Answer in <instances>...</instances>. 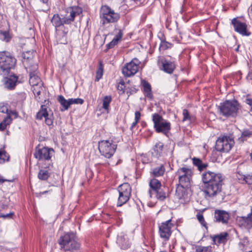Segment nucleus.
Returning <instances> with one entry per match:
<instances>
[{"label":"nucleus","mask_w":252,"mask_h":252,"mask_svg":"<svg viewBox=\"0 0 252 252\" xmlns=\"http://www.w3.org/2000/svg\"><path fill=\"white\" fill-rule=\"evenodd\" d=\"M9 201L8 198H5L3 202H2V200L0 201V212L8 207Z\"/></svg>","instance_id":"nucleus-49"},{"label":"nucleus","mask_w":252,"mask_h":252,"mask_svg":"<svg viewBox=\"0 0 252 252\" xmlns=\"http://www.w3.org/2000/svg\"><path fill=\"white\" fill-rule=\"evenodd\" d=\"M191 178L189 177H188V178L187 177L179 178V185L183 189H190L191 187Z\"/></svg>","instance_id":"nucleus-24"},{"label":"nucleus","mask_w":252,"mask_h":252,"mask_svg":"<svg viewBox=\"0 0 252 252\" xmlns=\"http://www.w3.org/2000/svg\"><path fill=\"white\" fill-rule=\"evenodd\" d=\"M103 74V65L101 62L99 63V66L96 72L95 81H98L102 77Z\"/></svg>","instance_id":"nucleus-39"},{"label":"nucleus","mask_w":252,"mask_h":252,"mask_svg":"<svg viewBox=\"0 0 252 252\" xmlns=\"http://www.w3.org/2000/svg\"><path fill=\"white\" fill-rule=\"evenodd\" d=\"M54 150L47 147L40 148L36 147L34 153V157L39 160H47L50 159L52 154L54 153Z\"/></svg>","instance_id":"nucleus-13"},{"label":"nucleus","mask_w":252,"mask_h":252,"mask_svg":"<svg viewBox=\"0 0 252 252\" xmlns=\"http://www.w3.org/2000/svg\"><path fill=\"white\" fill-rule=\"evenodd\" d=\"M100 17L103 24L115 23L120 19V14L115 12L109 6L104 5L100 8Z\"/></svg>","instance_id":"nucleus-6"},{"label":"nucleus","mask_w":252,"mask_h":252,"mask_svg":"<svg viewBox=\"0 0 252 252\" xmlns=\"http://www.w3.org/2000/svg\"><path fill=\"white\" fill-rule=\"evenodd\" d=\"M229 218V214L225 211L217 210L215 211V219L216 222L226 224Z\"/></svg>","instance_id":"nucleus-16"},{"label":"nucleus","mask_w":252,"mask_h":252,"mask_svg":"<svg viewBox=\"0 0 252 252\" xmlns=\"http://www.w3.org/2000/svg\"><path fill=\"white\" fill-rule=\"evenodd\" d=\"M58 242L60 249L64 251L76 252L80 248V244L75 234L73 232L64 233L60 237Z\"/></svg>","instance_id":"nucleus-1"},{"label":"nucleus","mask_w":252,"mask_h":252,"mask_svg":"<svg viewBox=\"0 0 252 252\" xmlns=\"http://www.w3.org/2000/svg\"><path fill=\"white\" fill-rule=\"evenodd\" d=\"M0 112L3 113H6L7 115H10V113L15 115L16 114L15 112H12L11 111H10V113H9L7 107L2 103H0Z\"/></svg>","instance_id":"nucleus-48"},{"label":"nucleus","mask_w":252,"mask_h":252,"mask_svg":"<svg viewBox=\"0 0 252 252\" xmlns=\"http://www.w3.org/2000/svg\"><path fill=\"white\" fill-rule=\"evenodd\" d=\"M231 23L233 26L234 31L243 36H250L251 32L247 30V25L246 23L241 21L238 18L232 19Z\"/></svg>","instance_id":"nucleus-14"},{"label":"nucleus","mask_w":252,"mask_h":252,"mask_svg":"<svg viewBox=\"0 0 252 252\" xmlns=\"http://www.w3.org/2000/svg\"><path fill=\"white\" fill-rule=\"evenodd\" d=\"M41 92V91H38L33 93L34 94L35 97H36V98L37 100H40V97H38V96L40 94Z\"/></svg>","instance_id":"nucleus-60"},{"label":"nucleus","mask_w":252,"mask_h":252,"mask_svg":"<svg viewBox=\"0 0 252 252\" xmlns=\"http://www.w3.org/2000/svg\"><path fill=\"white\" fill-rule=\"evenodd\" d=\"M242 178H243V180L246 183L249 185L252 184V174L243 175Z\"/></svg>","instance_id":"nucleus-53"},{"label":"nucleus","mask_w":252,"mask_h":252,"mask_svg":"<svg viewBox=\"0 0 252 252\" xmlns=\"http://www.w3.org/2000/svg\"><path fill=\"white\" fill-rule=\"evenodd\" d=\"M42 86H43V83L32 86L33 93L38 91H42V90H43Z\"/></svg>","instance_id":"nucleus-56"},{"label":"nucleus","mask_w":252,"mask_h":252,"mask_svg":"<svg viewBox=\"0 0 252 252\" xmlns=\"http://www.w3.org/2000/svg\"><path fill=\"white\" fill-rule=\"evenodd\" d=\"M164 144L161 142H157L154 146L153 155L157 158H159L162 155Z\"/></svg>","instance_id":"nucleus-23"},{"label":"nucleus","mask_w":252,"mask_h":252,"mask_svg":"<svg viewBox=\"0 0 252 252\" xmlns=\"http://www.w3.org/2000/svg\"><path fill=\"white\" fill-rule=\"evenodd\" d=\"M141 117V113L139 111H136L135 112V119L134 120L139 122Z\"/></svg>","instance_id":"nucleus-57"},{"label":"nucleus","mask_w":252,"mask_h":252,"mask_svg":"<svg viewBox=\"0 0 252 252\" xmlns=\"http://www.w3.org/2000/svg\"><path fill=\"white\" fill-rule=\"evenodd\" d=\"M175 195L178 199H185L187 195L186 190H176Z\"/></svg>","instance_id":"nucleus-43"},{"label":"nucleus","mask_w":252,"mask_h":252,"mask_svg":"<svg viewBox=\"0 0 252 252\" xmlns=\"http://www.w3.org/2000/svg\"><path fill=\"white\" fill-rule=\"evenodd\" d=\"M14 215V213L13 212H10L9 213L6 214H3L0 212V218H2L3 219H11Z\"/></svg>","instance_id":"nucleus-55"},{"label":"nucleus","mask_w":252,"mask_h":252,"mask_svg":"<svg viewBox=\"0 0 252 252\" xmlns=\"http://www.w3.org/2000/svg\"><path fill=\"white\" fill-rule=\"evenodd\" d=\"M149 194L151 198H157L160 200H163L167 196L163 190H149Z\"/></svg>","instance_id":"nucleus-21"},{"label":"nucleus","mask_w":252,"mask_h":252,"mask_svg":"<svg viewBox=\"0 0 252 252\" xmlns=\"http://www.w3.org/2000/svg\"><path fill=\"white\" fill-rule=\"evenodd\" d=\"M149 186L151 189H160L161 187V184L159 180L153 178L150 180Z\"/></svg>","instance_id":"nucleus-38"},{"label":"nucleus","mask_w":252,"mask_h":252,"mask_svg":"<svg viewBox=\"0 0 252 252\" xmlns=\"http://www.w3.org/2000/svg\"><path fill=\"white\" fill-rule=\"evenodd\" d=\"M66 14L63 16V22L68 25L74 21V18L82 13V9L79 6L69 7L65 10Z\"/></svg>","instance_id":"nucleus-12"},{"label":"nucleus","mask_w":252,"mask_h":252,"mask_svg":"<svg viewBox=\"0 0 252 252\" xmlns=\"http://www.w3.org/2000/svg\"><path fill=\"white\" fill-rule=\"evenodd\" d=\"M112 98L111 96H105L103 99L102 108L107 111V112L109 109V104L111 102Z\"/></svg>","instance_id":"nucleus-40"},{"label":"nucleus","mask_w":252,"mask_h":252,"mask_svg":"<svg viewBox=\"0 0 252 252\" xmlns=\"http://www.w3.org/2000/svg\"><path fill=\"white\" fill-rule=\"evenodd\" d=\"M3 85L4 88L9 91L14 90L16 86L22 81L19 79V76L15 74L10 75L3 79Z\"/></svg>","instance_id":"nucleus-15"},{"label":"nucleus","mask_w":252,"mask_h":252,"mask_svg":"<svg viewBox=\"0 0 252 252\" xmlns=\"http://www.w3.org/2000/svg\"><path fill=\"white\" fill-rule=\"evenodd\" d=\"M47 116H49L47 108L45 105H41L40 110L37 112L36 118L37 120H41L43 118H45Z\"/></svg>","instance_id":"nucleus-31"},{"label":"nucleus","mask_w":252,"mask_h":252,"mask_svg":"<svg viewBox=\"0 0 252 252\" xmlns=\"http://www.w3.org/2000/svg\"><path fill=\"white\" fill-rule=\"evenodd\" d=\"M119 192L117 206H121L128 201L131 192L130 190H119Z\"/></svg>","instance_id":"nucleus-18"},{"label":"nucleus","mask_w":252,"mask_h":252,"mask_svg":"<svg viewBox=\"0 0 252 252\" xmlns=\"http://www.w3.org/2000/svg\"><path fill=\"white\" fill-rule=\"evenodd\" d=\"M48 192V191L46 190L45 191H43V192H40L38 194L37 193H36V195L37 196H41V194H45L46 193Z\"/></svg>","instance_id":"nucleus-63"},{"label":"nucleus","mask_w":252,"mask_h":252,"mask_svg":"<svg viewBox=\"0 0 252 252\" xmlns=\"http://www.w3.org/2000/svg\"><path fill=\"white\" fill-rule=\"evenodd\" d=\"M196 217H197L198 220L201 223V224L203 226L205 227L206 229H207L208 227L207 226V223L204 219V217H203V215L201 214H198L196 215Z\"/></svg>","instance_id":"nucleus-50"},{"label":"nucleus","mask_w":252,"mask_h":252,"mask_svg":"<svg viewBox=\"0 0 252 252\" xmlns=\"http://www.w3.org/2000/svg\"><path fill=\"white\" fill-rule=\"evenodd\" d=\"M119 187H122L124 189H131L130 185L127 183H124L123 184L119 185Z\"/></svg>","instance_id":"nucleus-58"},{"label":"nucleus","mask_w":252,"mask_h":252,"mask_svg":"<svg viewBox=\"0 0 252 252\" xmlns=\"http://www.w3.org/2000/svg\"><path fill=\"white\" fill-rule=\"evenodd\" d=\"M202 181L207 188L211 189H220L223 184V178L220 173H216L208 170L204 171L201 175Z\"/></svg>","instance_id":"nucleus-3"},{"label":"nucleus","mask_w":252,"mask_h":252,"mask_svg":"<svg viewBox=\"0 0 252 252\" xmlns=\"http://www.w3.org/2000/svg\"><path fill=\"white\" fill-rule=\"evenodd\" d=\"M165 170L164 165L161 164L159 167L154 168L152 170V173L155 177H159L164 174Z\"/></svg>","instance_id":"nucleus-32"},{"label":"nucleus","mask_w":252,"mask_h":252,"mask_svg":"<svg viewBox=\"0 0 252 252\" xmlns=\"http://www.w3.org/2000/svg\"><path fill=\"white\" fill-rule=\"evenodd\" d=\"M125 81L123 80H121L118 85L117 89L120 92V93L122 94L125 93Z\"/></svg>","instance_id":"nucleus-46"},{"label":"nucleus","mask_w":252,"mask_h":252,"mask_svg":"<svg viewBox=\"0 0 252 252\" xmlns=\"http://www.w3.org/2000/svg\"><path fill=\"white\" fill-rule=\"evenodd\" d=\"M26 94L25 92H19L15 94L14 100L17 103L22 104L26 99Z\"/></svg>","instance_id":"nucleus-36"},{"label":"nucleus","mask_w":252,"mask_h":252,"mask_svg":"<svg viewBox=\"0 0 252 252\" xmlns=\"http://www.w3.org/2000/svg\"><path fill=\"white\" fill-rule=\"evenodd\" d=\"M152 121L154 123V127L158 133H162L165 135L169 132L171 129L170 123L163 118L158 113L152 115Z\"/></svg>","instance_id":"nucleus-5"},{"label":"nucleus","mask_w":252,"mask_h":252,"mask_svg":"<svg viewBox=\"0 0 252 252\" xmlns=\"http://www.w3.org/2000/svg\"><path fill=\"white\" fill-rule=\"evenodd\" d=\"M238 224L241 227L248 229L252 228V219L248 215L247 217H240L237 219Z\"/></svg>","instance_id":"nucleus-19"},{"label":"nucleus","mask_w":252,"mask_h":252,"mask_svg":"<svg viewBox=\"0 0 252 252\" xmlns=\"http://www.w3.org/2000/svg\"><path fill=\"white\" fill-rule=\"evenodd\" d=\"M0 39L6 42H9L11 39L9 32L0 30Z\"/></svg>","instance_id":"nucleus-42"},{"label":"nucleus","mask_w":252,"mask_h":252,"mask_svg":"<svg viewBox=\"0 0 252 252\" xmlns=\"http://www.w3.org/2000/svg\"><path fill=\"white\" fill-rule=\"evenodd\" d=\"M252 136V130L248 129H244L242 133L241 136L238 138V140L241 142H243Z\"/></svg>","instance_id":"nucleus-35"},{"label":"nucleus","mask_w":252,"mask_h":252,"mask_svg":"<svg viewBox=\"0 0 252 252\" xmlns=\"http://www.w3.org/2000/svg\"><path fill=\"white\" fill-rule=\"evenodd\" d=\"M123 32L122 31L119 30L118 33L115 36L113 39L108 44L107 47L108 49L114 47L122 38Z\"/></svg>","instance_id":"nucleus-27"},{"label":"nucleus","mask_w":252,"mask_h":252,"mask_svg":"<svg viewBox=\"0 0 252 252\" xmlns=\"http://www.w3.org/2000/svg\"><path fill=\"white\" fill-rule=\"evenodd\" d=\"M50 176V173L46 169H41L38 174V178L41 180H46Z\"/></svg>","instance_id":"nucleus-37"},{"label":"nucleus","mask_w":252,"mask_h":252,"mask_svg":"<svg viewBox=\"0 0 252 252\" xmlns=\"http://www.w3.org/2000/svg\"><path fill=\"white\" fill-rule=\"evenodd\" d=\"M142 85L143 87V92L145 95L148 98L152 99L153 98V94L150 84L147 81L143 80H142Z\"/></svg>","instance_id":"nucleus-26"},{"label":"nucleus","mask_w":252,"mask_h":252,"mask_svg":"<svg viewBox=\"0 0 252 252\" xmlns=\"http://www.w3.org/2000/svg\"><path fill=\"white\" fill-rule=\"evenodd\" d=\"M12 119L10 115H6V117L4 118L3 121L0 123V130L3 131L6 128L8 125H9L11 123Z\"/></svg>","instance_id":"nucleus-33"},{"label":"nucleus","mask_w":252,"mask_h":252,"mask_svg":"<svg viewBox=\"0 0 252 252\" xmlns=\"http://www.w3.org/2000/svg\"><path fill=\"white\" fill-rule=\"evenodd\" d=\"M53 120H54V118H53V114H52L51 115L49 114V116H47L45 118V122L46 124L47 125H48V126H51L53 125Z\"/></svg>","instance_id":"nucleus-52"},{"label":"nucleus","mask_w":252,"mask_h":252,"mask_svg":"<svg viewBox=\"0 0 252 252\" xmlns=\"http://www.w3.org/2000/svg\"><path fill=\"white\" fill-rule=\"evenodd\" d=\"M234 136L232 134H226L220 136L216 141L215 148L220 152L227 153L234 145Z\"/></svg>","instance_id":"nucleus-4"},{"label":"nucleus","mask_w":252,"mask_h":252,"mask_svg":"<svg viewBox=\"0 0 252 252\" xmlns=\"http://www.w3.org/2000/svg\"><path fill=\"white\" fill-rule=\"evenodd\" d=\"M177 175H178V178H192V172L189 168L187 167H182L179 168L177 172Z\"/></svg>","instance_id":"nucleus-22"},{"label":"nucleus","mask_w":252,"mask_h":252,"mask_svg":"<svg viewBox=\"0 0 252 252\" xmlns=\"http://www.w3.org/2000/svg\"><path fill=\"white\" fill-rule=\"evenodd\" d=\"M228 234L224 232L213 236V240L216 244H225L228 240Z\"/></svg>","instance_id":"nucleus-20"},{"label":"nucleus","mask_w":252,"mask_h":252,"mask_svg":"<svg viewBox=\"0 0 252 252\" xmlns=\"http://www.w3.org/2000/svg\"><path fill=\"white\" fill-rule=\"evenodd\" d=\"M58 100L63 107L64 110H67L71 105L69 99H65L63 95H59L58 98Z\"/></svg>","instance_id":"nucleus-34"},{"label":"nucleus","mask_w":252,"mask_h":252,"mask_svg":"<svg viewBox=\"0 0 252 252\" xmlns=\"http://www.w3.org/2000/svg\"><path fill=\"white\" fill-rule=\"evenodd\" d=\"M203 191L205 198L212 197L216 195L217 193L218 190H202Z\"/></svg>","instance_id":"nucleus-45"},{"label":"nucleus","mask_w":252,"mask_h":252,"mask_svg":"<svg viewBox=\"0 0 252 252\" xmlns=\"http://www.w3.org/2000/svg\"><path fill=\"white\" fill-rule=\"evenodd\" d=\"M70 105L72 104H82L84 102V100L82 98H69Z\"/></svg>","instance_id":"nucleus-51"},{"label":"nucleus","mask_w":252,"mask_h":252,"mask_svg":"<svg viewBox=\"0 0 252 252\" xmlns=\"http://www.w3.org/2000/svg\"><path fill=\"white\" fill-rule=\"evenodd\" d=\"M30 53V52H28L26 54H23V57L24 60H27V61H28L32 59V57L28 56Z\"/></svg>","instance_id":"nucleus-59"},{"label":"nucleus","mask_w":252,"mask_h":252,"mask_svg":"<svg viewBox=\"0 0 252 252\" xmlns=\"http://www.w3.org/2000/svg\"><path fill=\"white\" fill-rule=\"evenodd\" d=\"M193 164L194 166H196L200 171H202L205 169L208 166L207 163H204L199 158H192Z\"/></svg>","instance_id":"nucleus-28"},{"label":"nucleus","mask_w":252,"mask_h":252,"mask_svg":"<svg viewBox=\"0 0 252 252\" xmlns=\"http://www.w3.org/2000/svg\"><path fill=\"white\" fill-rule=\"evenodd\" d=\"M246 103L249 105L251 107H252V99L250 98H247L245 101Z\"/></svg>","instance_id":"nucleus-61"},{"label":"nucleus","mask_w":252,"mask_h":252,"mask_svg":"<svg viewBox=\"0 0 252 252\" xmlns=\"http://www.w3.org/2000/svg\"><path fill=\"white\" fill-rule=\"evenodd\" d=\"M173 226L174 224L171 223V219L163 222L159 225L158 233L160 238L163 239L164 241L166 242L169 240L172 233L171 228Z\"/></svg>","instance_id":"nucleus-10"},{"label":"nucleus","mask_w":252,"mask_h":252,"mask_svg":"<svg viewBox=\"0 0 252 252\" xmlns=\"http://www.w3.org/2000/svg\"><path fill=\"white\" fill-rule=\"evenodd\" d=\"M183 121H191L193 119V116H191L188 110L186 109H184L183 111Z\"/></svg>","instance_id":"nucleus-44"},{"label":"nucleus","mask_w":252,"mask_h":252,"mask_svg":"<svg viewBox=\"0 0 252 252\" xmlns=\"http://www.w3.org/2000/svg\"><path fill=\"white\" fill-rule=\"evenodd\" d=\"M157 64L160 70L168 74L173 73L176 68L175 61L170 56L158 57Z\"/></svg>","instance_id":"nucleus-7"},{"label":"nucleus","mask_w":252,"mask_h":252,"mask_svg":"<svg viewBox=\"0 0 252 252\" xmlns=\"http://www.w3.org/2000/svg\"><path fill=\"white\" fill-rule=\"evenodd\" d=\"M172 44L170 43L164 41V40H161L159 49L162 50H165L171 47Z\"/></svg>","instance_id":"nucleus-47"},{"label":"nucleus","mask_w":252,"mask_h":252,"mask_svg":"<svg viewBox=\"0 0 252 252\" xmlns=\"http://www.w3.org/2000/svg\"><path fill=\"white\" fill-rule=\"evenodd\" d=\"M196 252H212V247L211 246H196L195 247Z\"/></svg>","instance_id":"nucleus-41"},{"label":"nucleus","mask_w":252,"mask_h":252,"mask_svg":"<svg viewBox=\"0 0 252 252\" xmlns=\"http://www.w3.org/2000/svg\"><path fill=\"white\" fill-rule=\"evenodd\" d=\"M140 63V62L137 58H134L123 67V74L126 77L134 75L138 72Z\"/></svg>","instance_id":"nucleus-11"},{"label":"nucleus","mask_w":252,"mask_h":252,"mask_svg":"<svg viewBox=\"0 0 252 252\" xmlns=\"http://www.w3.org/2000/svg\"><path fill=\"white\" fill-rule=\"evenodd\" d=\"M117 243L122 249H127L130 246L127 235L124 232H121L118 234Z\"/></svg>","instance_id":"nucleus-17"},{"label":"nucleus","mask_w":252,"mask_h":252,"mask_svg":"<svg viewBox=\"0 0 252 252\" xmlns=\"http://www.w3.org/2000/svg\"><path fill=\"white\" fill-rule=\"evenodd\" d=\"M0 159H2L4 161L9 160V156L5 151H0Z\"/></svg>","instance_id":"nucleus-54"},{"label":"nucleus","mask_w":252,"mask_h":252,"mask_svg":"<svg viewBox=\"0 0 252 252\" xmlns=\"http://www.w3.org/2000/svg\"><path fill=\"white\" fill-rule=\"evenodd\" d=\"M51 21L56 29L57 28L65 24L63 22V18L61 19L58 14L53 15Z\"/></svg>","instance_id":"nucleus-29"},{"label":"nucleus","mask_w":252,"mask_h":252,"mask_svg":"<svg viewBox=\"0 0 252 252\" xmlns=\"http://www.w3.org/2000/svg\"><path fill=\"white\" fill-rule=\"evenodd\" d=\"M42 3L48 4L49 0H39Z\"/></svg>","instance_id":"nucleus-64"},{"label":"nucleus","mask_w":252,"mask_h":252,"mask_svg":"<svg viewBox=\"0 0 252 252\" xmlns=\"http://www.w3.org/2000/svg\"><path fill=\"white\" fill-rule=\"evenodd\" d=\"M117 146L112 141L102 140L98 142V149L101 155L109 158L114 154Z\"/></svg>","instance_id":"nucleus-9"},{"label":"nucleus","mask_w":252,"mask_h":252,"mask_svg":"<svg viewBox=\"0 0 252 252\" xmlns=\"http://www.w3.org/2000/svg\"><path fill=\"white\" fill-rule=\"evenodd\" d=\"M56 38L58 42L60 44H65L67 42L66 33L63 31L57 32Z\"/></svg>","instance_id":"nucleus-30"},{"label":"nucleus","mask_w":252,"mask_h":252,"mask_svg":"<svg viewBox=\"0 0 252 252\" xmlns=\"http://www.w3.org/2000/svg\"><path fill=\"white\" fill-rule=\"evenodd\" d=\"M29 83L32 86L42 83L40 78L37 75L35 71L30 72Z\"/></svg>","instance_id":"nucleus-25"},{"label":"nucleus","mask_w":252,"mask_h":252,"mask_svg":"<svg viewBox=\"0 0 252 252\" xmlns=\"http://www.w3.org/2000/svg\"><path fill=\"white\" fill-rule=\"evenodd\" d=\"M218 109L220 115L226 118H235L238 116L241 106L235 99L226 100L220 103Z\"/></svg>","instance_id":"nucleus-2"},{"label":"nucleus","mask_w":252,"mask_h":252,"mask_svg":"<svg viewBox=\"0 0 252 252\" xmlns=\"http://www.w3.org/2000/svg\"><path fill=\"white\" fill-rule=\"evenodd\" d=\"M16 63V60L13 56L5 52L0 53V74L13 68Z\"/></svg>","instance_id":"nucleus-8"},{"label":"nucleus","mask_w":252,"mask_h":252,"mask_svg":"<svg viewBox=\"0 0 252 252\" xmlns=\"http://www.w3.org/2000/svg\"><path fill=\"white\" fill-rule=\"evenodd\" d=\"M138 122H139L134 120V122H133L131 124L130 129L132 130L133 128L136 126Z\"/></svg>","instance_id":"nucleus-62"}]
</instances>
